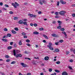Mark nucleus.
<instances>
[{
    "instance_id": "obj_1",
    "label": "nucleus",
    "mask_w": 75,
    "mask_h": 75,
    "mask_svg": "<svg viewBox=\"0 0 75 75\" xmlns=\"http://www.w3.org/2000/svg\"><path fill=\"white\" fill-rule=\"evenodd\" d=\"M66 13V12L65 11H62L59 12V14L62 16H64V14H65V13Z\"/></svg>"
},
{
    "instance_id": "obj_2",
    "label": "nucleus",
    "mask_w": 75,
    "mask_h": 75,
    "mask_svg": "<svg viewBox=\"0 0 75 75\" xmlns=\"http://www.w3.org/2000/svg\"><path fill=\"white\" fill-rule=\"evenodd\" d=\"M21 65H22L23 67H27V65H26V64L23 63H21Z\"/></svg>"
},
{
    "instance_id": "obj_3",
    "label": "nucleus",
    "mask_w": 75,
    "mask_h": 75,
    "mask_svg": "<svg viewBox=\"0 0 75 75\" xmlns=\"http://www.w3.org/2000/svg\"><path fill=\"white\" fill-rule=\"evenodd\" d=\"M60 3H61L62 4H66V2H64V1L63 0H61L60 1Z\"/></svg>"
},
{
    "instance_id": "obj_4",
    "label": "nucleus",
    "mask_w": 75,
    "mask_h": 75,
    "mask_svg": "<svg viewBox=\"0 0 75 75\" xmlns=\"http://www.w3.org/2000/svg\"><path fill=\"white\" fill-rule=\"evenodd\" d=\"M47 47L49 48V49L51 50H54V48L51 46H48Z\"/></svg>"
},
{
    "instance_id": "obj_5",
    "label": "nucleus",
    "mask_w": 75,
    "mask_h": 75,
    "mask_svg": "<svg viewBox=\"0 0 75 75\" xmlns=\"http://www.w3.org/2000/svg\"><path fill=\"white\" fill-rule=\"evenodd\" d=\"M59 52V49H55L54 50V52Z\"/></svg>"
},
{
    "instance_id": "obj_6",
    "label": "nucleus",
    "mask_w": 75,
    "mask_h": 75,
    "mask_svg": "<svg viewBox=\"0 0 75 75\" xmlns=\"http://www.w3.org/2000/svg\"><path fill=\"white\" fill-rule=\"evenodd\" d=\"M18 23L19 24H23V21H22V20H20L18 22Z\"/></svg>"
},
{
    "instance_id": "obj_7",
    "label": "nucleus",
    "mask_w": 75,
    "mask_h": 75,
    "mask_svg": "<svg viewBox=\"0 0 75 75\" xmlns=\"http://www.w3.org/2000/svg\"><path fill=\"white\" fill-rule=\"evenodd\" d=\"M62 75H68V73L66 71L62 73Z\"/></svg>"
},
{
    "instance_id": "obj_8",
    "label": "nucleus",
    "mask_w": 75,
    "mask_h": 75,
    "mask_svg": "<svg viewBox=\"0 0 75 75\" xmlns=\"http://www.w3.org/2000/svg\"><path fill=\"white\" fill-rule=\"evenodd\" d=\"M33 34H35V35H38V34H39V33L37 31L34 32L33 33Z\"/></svg>"
},
{
    "instance_id": "obj_9",
    "label": "nucleus",
    "mask_w": 75,
    "mask_h": 75,
    "mask_svg": "<svg viewBox=\"0 0 75 75\" xmlns=\"http://www.w3.org/2000/svg\"><path fill=\"white\" fill-rule=\"evenodd\" d=\"M49 59V57L48 56L46 57H45V60H46V61H47Z\"/></svg>"
},
{
    "instance_id": "obj_10",
    "label": "nucleus",
    "mask_w": 75,
    "mask_h": 75,
    "mask_svg": "<svg viewBox=\"0 0 75 75\" xmlns=\"http://www.w3.org/2000/svg\"><path fill=\"white\" fill-rule=\"evenodd\" d=\"M52 36H53V37H57L58 36L57 35L55 34H52Z\"/></svg>"
},
{
    "instance_id": "obj_11",
    "label": "nucleus",
    "mask_w": 75,
    "mask_h": 75,
    "mask_svg": "<svg viewBox=\"0 0 75 75\" xmlns=\"http://www.w3.org/2000/svg\"><path fill=\"white\" fill-rule=\"evenodd\" d=\"M23 23L24 25H27V26L28 25L27 24V22H23Z\"/></svg>"
},
{
    "instance_id": "obj_12",
    "label": "nucleus",
    "mask_w": 75,
    "mask_h": 75,
    "mask_svg": "<svg viewBox=\"0 0 75 75\" xmlns=\"http://www.w3.org/2000/svg\"><path fill=\"white\" fill-rule=\"evenodd\" d=\"M18 17H15L13 18L14 20H18Z\"/></svg>"
},
{
    "instance_id": "obj_13",
    "label": "nucleus",
    "mask_w": 75,
    "mask_h": 75,
    "mask_svg": "<svg viewBox=\"0 0 75 75\" xmlns=\"http://www.w3.org/2000/svg\"><path fill=\"white\" fill-rule=\"evenodd\" d=\"M2 41L4 42H7V39H2Z\"/></svg>"
},
{
    "instance_id": "obj_14",
    "label": "nucleus",
    "mask_w": 75,
    "mask_h": 75,
    "mask_svg": "<svg viewBox=\"0 0 75 75\" xmlns=\"http://www.w3.org/2000/svg\"><path fill=\"white\" fill-rule=\"evenodd\" d=\"M62 34H63L65 36H67V34L64 31H63L62 32Z\"/></svg>"
},
{
    "instance_id": "obj_15",
    "label": "nucleus",
    "mask_w": 75,
    "mask_h": 75,
    "mask_svg": "<svg viewBox=\"0 0 75 75\" xmlns=\"http://www.w3.org/2000/svg\"><path fill=\"white\" fill-rule=\"evenodd\" d=\"M15 3L16 6H20V5H19V4L17 3V2H15Z\"/></svg>"
},
{
    "instance_id": "obj_16",
    "label": "nucleus",
    "mask_w": 75,
    "mask_h": 75,
    "mask_svg": "<svg viewBox=\"0 0 75 75\" xmlns=\"http://www.w3.org/2000/svg\"><path fill=\"white\" fill-rule=\"evenodd\" d=\"M43 37H45V38H46V39H48V37H47V36L45 35H43Z\"/></svg>"
},
{
    "instance_id": "obj_17",
    "label": "nucleus",
    "mask_w": 75,
    "mask_h": 75,
    "mask_svg": "<svg viewBox=\"0 0 75 75\" xmlns=\"http://www.w3.org/2000/svg\"><path fill=\"white\" fill-rule=\"evenodd\" d=\"M43 37H45V38H46V39H48V37H47V36L45 35H43Z\"/></svg>"
},
{
    "instance_id": "obj_18",
    "label": "nucleus",
    "mask_w": 75,
    "mask_h": 75,
    "mask_svg": "<svg viewBox=\"0 0 75 75\" xmlns=\"http://www.w3.org/2000/svg\"><path fill=\"white\" fill-rule=\"evenodd\" d=\"M54 71H55V72H57V73L60 72V71H59L58 70H57V69H55L54 70Z\"/></svg>"
},
{
    "instance_id": "obj_19",
    "label": "nucleus",
    "mask_w": 75,
    "mask_h": 75,
    "mask_svg": "<svg viewBox=\"0 0 75 75\" xmlns=\"http://www.w3.org/2000/svg\"><path fill=\"white\" fill-rule=\"evenodd\" d=\"M11 32L13 34H16V32L14 31L13 30H12Z\"/></svg>"
},
{
    "instance_id": "obj_20",
    "label": "nucleus",
    "mask_w": 75,
    "mask_h": 75,
    "mask_svg": "<svg viewBox=\"0 0 75 75\" xmlns=\"http://www.w3.org/2000/svg\"><path fill=\"white\" fill-rule=\"evenodd\" d=\"M28 16H30V17H33V14H28Z\"/></svg>"
},
{
    "instance_id": "obj_21",
    "label": "nucleus",
    "mask_w": 75,
    "mask_h": 75,
    "mask_svg": "<svg viewBox=\"0 0 75 75\" xmlns=\"http://www.w3.org/2000/svg\"><path fill=\"white\" fill-rule=\"evenodd\" d=\"M7 48L8 50L11 49V48H12V47H11V46H8V47Z\"/></svg>"
},
{
    "instance_id": "obj_22",
    "label": "nucleus",
    "mask_w": 75,
    "mask_h": 75,
    "mask_svg": "<svg viewBox=\"0 0 75 75\" xmlns=\"http://www.w3.org/2000/svg\"><path fill=\"white\" fill-rule=\"evenodd\" d=\"M13 52L14 56H15V55H16V51L15 50H13Z\"/></svg>"
},
{
    "instance_id": "obj_23",
    "label": "nucleus",
    "mask_w": 75,
    "mask_h": 75,
    "mask_svg": "<svg viewBox=\"0 0 75 75\" xmlns=\"http://www.w3.org/2000/svg\"><path fill=\"white\" fill-rule=\"evenodd\" d=\"M7 37H10L11 36V34L8 33L7 34Z\"/></svg>"
},
{
    "instance_id": "obj_24",
    "label": "nucleus",
    "mask_w": 75,
    "mask_h": 75,
    "mask_svg": "<svg viewBox=\"0 0 75 75\" xmlns=\"http://www.w3.org/2000/svg\"><path fill=\"white\" fill-rule=\"evenodd\" d=\"M59 43V42H55V44L56 45H58Z\"/></svg>"
},
{
    "instance_id": "obj_25",
    "label": "nucleus",
    "mask_w": 75,
    "mask_h": 75,
    "mask_svg": "<svg viewBox=\"0 0 75 75\" xmlns=\"http://www.w3.org/2000/svg\"><path fill=\"white\" fill-rule=\"evenodd\" d=\"M42 2L43 3H44L45 4V3H46V1H45L44 0H42Z\"/></svg>"
},
{
    "instance_id": "obj_26",
    "label": "nucleus",
    "mask_w": 75,
    "mask_h": 75,
    "mask_svg": "<svg viewBox=\"0 0 75 75\" xmlns=\"http://www.w3.org/2000/svg\"><path fill=\"white\" fill-rule=\"evenodd\" d=\"M19 44L20 45H22V42H21V41H20L19 42Z\"/></svg>"
},
{
    "instance_id": "obj_27",
    "label": "nucleus",
    "mask_w": 75,
    "mask_h": 75,
    "mask_svg": "<svg viewBox=\"0 0 75 75\" xmlns=\"http://www.w3.org/2000/svg\"><path fill=\"white\" fill-rule=\"evenodd\" d=\"M21 34H22V35H26V33H24V32L22 33Z\"/></svg>"
},
{
    "instance_id": "obj_28",
    "label": "nucleus",
    "mask_w": 75,
    "mask_h": 75,
    "mask_svg": "<svg viewBox=\"0 0 75 75\" xmlns=\"http://www.w3.org/2000/svg\"><path fill=\"white\" fill-rule=\"evenodd\" d=\"M16 64V62L15 61H13L11 63V64Z\"/></svg>"
},
{
    "instance_id": "obj_29",
    "label": "nucleus",
    "mask_w": 75,
    "mask_h": 75,
    "mask_svg": "<svg viewBox=\"0 0 75 75\" xmlns=\"http://www.w3.org/2000/svg\"><path fill=\"white\" fill-rule=\"evenodd\" d=\"M6 37V38H8V37L7 36V35H5L4 36V37H3V38H5Z\"/></svg>"
},
{
    "instance_id": "obj_30",
    "label": "nucleus",
    "mask_w": 75,
    "mask_h": 75,
    "mask_svg": "<svg viewBox=\"0 0 75 75\" xmlns=\"http://www.w3.org/2000/svg\"><path fill=\"white\" fill-rule=\"evenodd\" d=\"M39 4L41 5H42V3L41 2V1L40 0H39Z\"/></svg>"
},
{
    "instance_id": "obj_31",
    "label": "nucleus",
    "mask_w": 75,
    "mask_h": 75,
    "mask_svg": "<svg viewBox=\"0 0 75 75\" xmlns=\"http://www.w3.org/2000/svg\"><path fill=\"white\" fill-rule=\"evenodd\" d=\"M39 30H40V31H43V30H44V28H40L39 29Z\"/></svg>"
},
{
    "instance_id": "obj_32",
    "label": "nucleus",
    "mask_w": 75,
    "mask_h": 75,
    "mask_svg": "<svg viewBox=\"0 0 75 75\" xmlns=\"http://www.w3.org/2000/svg\"><path fill=\"white\" fill-rule=\"evenodd\" d=\"M57 23H59V24H61L62 23V22L60 21H57Z\"/></svg>"
},
{
    "instance_id": "obj_33",
    "label": "nucleus",
    "mask_w": 75,
    "mask_h": 75,
    "mask_svg": "<svg viewBox=\"0 0 75 75\" xmlns=\"http://www.w3.org/2000/svg\"><path fill=\"white\" fill-rule=\"evenodd\" d=\"M60 63V62L59 61H58V62H56V63L57 64H59Z\"/></svg>"
},
{
    "instance_id": "obj_34",
    "label": "nucleus",
    "mask_w": 75,
    "mask_h": 75,
    "mask_svg": "<svg viewBox=\"0 0 75 75\" xmlns=\"http://www.w3.org/2000/svg\"><path fill=\"white\" fill-rule=\"evenodd\" d=\"M60 30L62 31H63L65 30V29L64 28H62L60 29Z\"/></svg>"
},
{
    "instance_id": "obj_35",
    "label": "nucleus",
    "mask_w": 75,
    "mask_h": 75,
    "mask_svg": "<svg viewBox=\"0 0 75 75\" xmlns=\"http://www.w3.org/2000/svg\"><path fill=\"white\" fill-rule=\"evenodd\" d=\"M4 31H8V29H7L6 28H5L4 30Z\"/></svg>"
},
{
    "instance_id": "obj_36",
    "label": "nucleus",
    "mask_w": 75,
    "mask_h": 75,
    "mask_svg": "<svg viewBox=\"0 0 75 75\" xmlns=\"http://www.w3.org/2000/svg\"><path fill=\"white\" fill-rule=\"evenodd\" d=\"M14 29L15 30H16V31H18V28H14Z\"/></svg>"
},
{
    "instance_id": "obj_37",
    "label": "nucleus",
    "mask_w": 75,
    "mask_h": 75,
    "mask_svg": "<svg viewBox=\"0 0 75 75\" xmlns=\"http://www.w3.org/2000/svg\"><path fill=\"white\" fill-rule=\"evenodd\" d=\"M52 69H49V71L50 72H52Z\"/></svg>"
},
{
    "instance_id": "obj_38",
    "label": "nucleus",
    "mask_w": 75,
    "mask_h": 75,
    "mask_svg": "<svg viewBox=\"0 0 75 75\" xmlns=\"http://www.w3.org/2000/svg\"><path fill=\"white\" fill-rule=\"evenodd\" d=\"M5 58H9V56L8 55H6L5 56Z\"/></svg>"
},
{
    "instance_id": "obj_39",
    "label": "nucleus",
    "mask_w": 75,
    "mask_h": 75,
    "mask_svg": "<svg viewBox=\"0 0 75 75\" xmlns=\"http://www.w3.org/2000/svg\"><path fill=\"white\" fill-rule=\"evenodd\" d=\"M49 45H48V46H52V43L51 42H50L49 43Z\"/></svg>"
},
{
    "instance_id": "obj_40",
    "label": "nucleus",
    "mask_w": 75,
    "mask_h": 75,
    "mask_svg": "<svg viewBox=\"0 0 75 75\" xmlns=\"http://www.w3.org/2000/svg\"><path fill=\"white\" fill-rule=\"evenodd\" d=\"M4 6L6 7H9V6H8V5H7V4H5L4 5Z\"/></svg>"
},
{
    "instance_id": "obj_41",
    "label": "nucleus",
    "mask_w": 75,
    "mask_h": 75,
    "mask_svg": "<svg viewBox=\"0 0 75 75\" xmlns=\"http://www.w3.org/2000/svg\"><path fill=\"white\" fill-rule=\"evenodd\" d=\"M26 42H30V41L29 40L27 39L26 40Z\"/></svg>"
},
{
    "instance_id": "obj_42",
    "label": "nucleus",
    "mask_w": 75,
    "mask_h": 75,
    "mask_svg": "<svg viewBox=\"0 0 75 75\" xmlns=\"http://www.w3.org/2000/svg\"><path fill=\"white\" fill-rule=\"evenodd\" d=\"M26 45L28 47H31V45L30 44H26Z\"/></svg>"
},
{
    "instance_id": "obj_43",
    "label": "nucleus",
    "mask_w": 75,
    "mask_h": 75,
    "mask_svg": "<svg viewBox=\"0 0 75 75\" xmlns=\"http://www.w3.org/2000/svg\"><path fill=\"white\" fill-rule=\"evenodd\" d=\"M59 42H63V40H59Z\"/></svg>"
},
{
    "instance_id": "obj_44",
    "label": "nucleus",
    "mask_w": 75,
    "mask_h": 75,
    "mask_svg": "<svg viewBox=\"0 0 75 75\" xmlns=\"http://www.w3.org/2000/svg\"><path fill=\"white\" fill-rule=\"evenodd\" d=\"M38 14H42V12L39 11L38 12Z\"/></svg>"
},
{
    "instance_id": "obj_45",
    "label": "nucleus",
    "mask_w": 75,
    "mask_h": 75,
    "mask_svg": "<svg viewBox=\"0 0 75 75\" xmlns=\"http://www.w3.org/2000/svg\"><path fill=\"white\" fill-rule=\"evenodd\" d=\"M55 14L56 16H58V12H55Z\"/></svg>"
},
{
    "instance_id": "obj_46",
    "label": "nucleus",
    "mask_w": 75,
    "mask_h": 75,
    "mask_svg": "<svg viewBox=\"0 0 75 75\" xmlns=\"http://www.w3.org/2000/svg\"><path fill=\"white\" fill-rule=\"evenodd\" d=\"M57 28H58V29H61V26H59L57 27Z\"/></svg>"
},
{
    "instance_id": "obj_47",
    "label": "nucleus",
    "mask_w": 75,
    "mask_h": 75,
    "mask_svg": "<svg viewBox=\"0 0 75 75\" xmlns=\"http://www.w3.org/2000/svg\"><path fill=\"white\" fill-rule=\"evenodd\" d=\"M33 64H35V65H36L37 64L35 63V62L34 61H33L32 62Z\"/></svg>"
},
{
    "instance_id": "obj_48",
    "label": "nucleus",
    "mask_w": 75,
    "mask_h": 75,
    "mask_svg": "<svg viewBox=\"0 0 75 75\" xmlns=\"http://www.w3.org/2000/svg\"><path fill=\"white\" fill-rule=\"evenodd\" d=\"M37 16L36 15H33V17H34V18H35V17H37Z\"/></svg>"
},
{
    "instance_id": "obj_49",
    "label": "nucleus",
    "mask_w": 75,
    "mask_h": 75,
    "mask_svg": "<svg viewBox=\"0 0 75 75\" xmlns=\"http://www.w3.org/2000/svg\"><path fill=\"white\" fill-rule=\"evenodd\" d=\"M72 16H73V17H75V13H73L72 14Z\"/></svg>"
},
{
    "instance_id": "obj_50",
    "label": "nucleus",
    "mask_w": 75,
    "mask_h": 75,
    "mask_svg": "<svg viewBox=\"0 0 75 75\" xmlns=\"http://www.w3.org/2000/svg\"><path fill=\"white\" fill-rule=\"evenodd\" d=\"M14 47H17V44H16V43H15L14 44Z\"/></svg>"
},
{
    "instance_id": "obj_51",
    "label": "nucleus",
    "mask_w": 75,
    "mask_h": 75,
    "mask_svg": "<svg viewBox=\"0 0 75 75\" xmlns=\"http://www.w3.org/2000/svg\"><path fill=\"white\" fill-rule=\"evenodd\" d=\"M22 56V55H21V54H18V57H21Z\"/></svg>"
},
{
    "instance_id": "obj_52",
    "label": "nucleus",
    "mask_w": 75,
    "mask_h": 75,
    "mask_svg": "<svg viewBox=\"0 0 75 75\" xmlns=\"http://www.w3.org/2000/svg\"><path fill=\"white\" fill-rule=\"evenodd\" d=\"M52 24H56V21H54L53 22H52Z\"/></svg>"
},
{
    "instance_id": "obj_53",
    "label": "nucleus",
    "mask_w": 75,
    "mask_h": 75,
    "mask_svg": "<svg viewBox=\"0 0 75 75\" xmlns=\"http://www.w3.org/2000/svg\"><path fill=\"white\" fill-rule=\"evenodd\" d=\"M33 25H34V26H35V27H37V24H33Z\"/></svg>"
},
{
    "instance_id": "obj_54",
    "label": "nucleus",
    "mask_w": 75,
    "mask_h": 75,
    "mask_svg": "<svg viewBox=\"0 0 75 75\" xmlns=\"http://www.w3.org/2000/svg\"><path fill=\"white\" fill-rule=\"evenodd\" d=\"M9 13L11 14H13V12L12 11H11L9 12Z\"/></svg>"
},
{
    "instance_id": "obj_55",
    "label": "nucleus",
    "mask_w": 75,
    "mask_h": 75,
    "mask_svg": "<svg viewBox=\"0 0 75 75\" xmlns=\"http://www.w3.org/2000/svg\"><path fill=\"white\" fill-rule=\"evenodd\" d=\"M68 68H69L70 69H72V67H71L70 66H69Z\"/></svg>"
},
{
    "instance_id": "obj_56",
    "label": "nucleus",
    "mask_w": 75,
    "mask_h": 75,
    "mask_svg": "<svg viewBox=\"0 0 75 75\" xmlns=\"http://www.w3.org/2000/svg\"><path fill=\"white\" fill-rule=\"evenodd\" d=\"M59 2L58 1L57 3V6H59Z\"/></svg>"
},
{
    "instance_id": "obj_57",
    "label": "nucleus",
    "mask_w": 75,
    "mask_h": 75,
    "mask_svg": "<svg viewBox=\"0 0 75 75\" xmlns=\"http://www.w3.org/2000/svg\"><path fill=\"white\" fill-rule=\"evenodd\" d=\"M13 42H11L10 43V45H13Z\"/></svg>"
},
{
    "instance_id": "obj_58",
    "label": "nucleus",
    "mask_w": 75,
    "mask_h": 75,
    "mask_svg": "<svg viewBox=\"0 0 75 75\" xmlns=\"http://www.w3.org/2000/svg\"><path fill=\"white\" fill-rule=\"evenodd\" d=\"M23 38H27V36H23Z\"/></svg>"
},
{
    "instance_id": "obj_59",
    "label": "nucleus",
    "mask_w": 75,
    "mask_h": 75,
    "mask_svg": "<svg viewBox=\"0 0 75 75\" xmlns=\"http://www.w3.org/2000/svg\"><path fill=\"white\" fill-rule=\"evenodd\" d=\"M6 62H9V61H10V59H7L6 60Z\"/></svg>"
},
{
    "instance_id": "obj_60",
    "label": "nucleus",
    "mask_w": 75,
    "mask_h": 75,
    "mask_svg": "<svg viewBox=\"0 0 75 75\" xmlns=\"http://www.w3.org/2000/svg\"><path fill=\"white\" fill-rule=\"evenodd\" d=\"M12 6H15V4L14 3H12Z\"/></svg>"
},
{
    "instance_id": "obj_61",
    "label": "nucleus",
    "mask_w": 75,
    "mask_h": 75,
    "mask_svg": "<svg viewBox=\"0 0 75 75\" xmlns=\"http://www.w3.org/2000/svg\"><path fill=\"white\" fill-rule=\"evenodd\" d=\"M0 6H3V3L1 2L0 3Z\"/></svg>"
},
{
    "instance_id": "obj_62",
    "label": "nucleus",
    "mask_w": 75,
    "mask_h": 75,
    "mask_svg": "<svg viewBox=\"0 0 75 75\" xmlns=\"http://www.w3.org/2000/svg\"><path fill=\"white\" fill-rule=\"evenodd\" d=\"M43 42H44L45 43V42H46V41L45 40H44L43 41H42Z\"/></svg>"
},
{
    "instance_id": "obj_63",
    "label": "nucleus",
    "mask_w": 75,
    "mask_h": 75,
    "mask_svg": "<svg viewBox=\"0 0 75 75\" xmlns=\"http://www.w3.org/2000/svg\"><path fill=\"white\" fill-rule=\"evenodd\" d=\"M30 25H31V26H33V24L32 23H31L30 24Z\"/></svg>"
},
{
    "instance_id": "obj_64",
    "label": "nucleus",
    "mask_w": 75,
    "mask_h": 75,
    "mask_svg": "<svg viewBox=\"0 0 75 75\" xmlns=\"http://www.w3.org/2000/svg\"><path fill=\"white\" fill-rule=\"evenodd\" d=\"M27 75H31V73H28Z\"/></svg>"
}]
</instances>
